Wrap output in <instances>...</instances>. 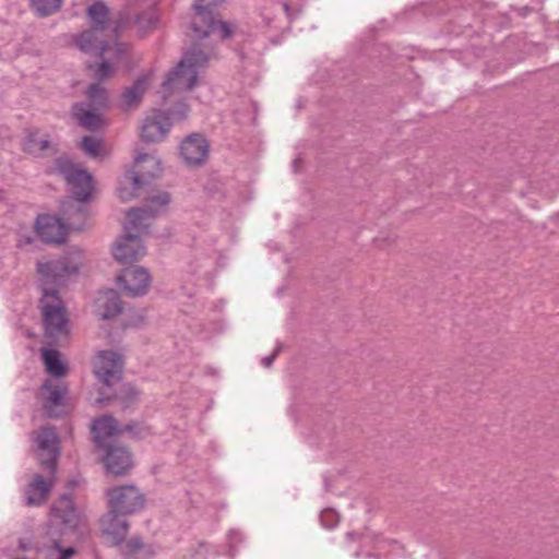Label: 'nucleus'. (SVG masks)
Here are the masks:
<instances>
[{
    "mask_svg": "<svg viewBox=\"0 0 559 559\" xmlns=\"http://www.w3.org/2000/svg\"><path fill=\"white\" fill-rule=\"evenodd\" d=\"M94 373L106 386H112L121 379L122 359L112 350H100L97 353L94 362Z\"/></svg>",
    "mask_w": 559,
    "mask_h": 559,
    "instance_id": "10",
    "label": "nucleus"
},
{
    "mask_svg": "<svg viewBox=\"0 0 559 559\" xmlns=\"http://www.w3.org/2000/svg\"><path fill=\"white\" fill-rule=\"evenodd\" d=\"M34 452L40 465L52 476L56 474L60 455L59 437L53 427H40L33 433Z\"/></svg>",
    "mask_w": 559,
    "mask_h": 559,
    "instance_id": "8",
    "label": "nucleus"
},
{
    "mask_svg": "<svg viewBox=\"0 0 559 559\" xmlns=\"http://www.w3.org/2000/svg\"><path fill=\"white\" fill-rule=\"evenodd\" d=\"M189 108L186 104H178L171 111V116L174 119L182 120L188 116Z\"/></svg>",
    "mask_w": 559,
    "mask_h": 559,
    "instance_id": "32",
    "label": "nucleus"
},
{
    "mask_svg": "<svg viewBox=\"0 0 559 559\" xmlns=\"http://www.w3.org/2000/svg\"><path fill=\"white\" fill-rule=\"evenodd\" d=\"M109 511L130 515L144 508V495L133 485H123L107 490Z\"/></svg>",
    "mask_w": 559,
    "mask_h": 559,
    "instance_id": "9",
    "label": "nucleus"
},
{
    "mask_svg": "<svg viewBox=\"0 0 559 559\" xmlns=\"http://www.w3.org/2000/svg\"><path fill=\"white\" fill-rule=\"evenodd\" d=\"M150 76L144 75L138 79L131 86L127 87L122 94V103L126 107L138 106L148 85Z\"/></svg>",
    "mask_w": 559,
    "mask_h": 559,
    "instance_id": "25",
    "label": "nucleus"
},
{
    "mask_svg": "<svg viewBox=\"0 0 559 559\" xmlns=\"http://www.w3.org/2000/svg\"><path fill=\"white\" fill-rule=\"evenodd\" d=\"M73 115L79 124L87 130H97L103 126L102 116L97 112L96 107H88L85 104H75L73 106Z\"/></svg>",
    "mask_w": 559,
    "mask_h": 559,
    "instance_id": "23",
    "label": "nucleus"
},
{
    "mask_svg": "<svg viewBox=\"0 0 559 559\" xmlns=\"http://www.w3.org/2000/svg\"><path fill=\"white\" fill-rule=\"evenodd\" d=\"M88 107H102L106 104L107 96L99 83L92 84L87 90Z\"/></svg>",
    "mask_w": 559,
    "mask_h": 559,
    "instance_id": "29",
    "label": "nucleus"
},
{
    "mask_svg": "<svg viewBox=\"0 0 559 559\" xmlns=\"http://www.w3.org/2000/svg\"><path fill=\"white\" fill-rule=\"evenodd\" d=\"M82 265V252L75 249L62 259L39 262L38 273L41 275L43 288L55 290L52 286L61 285L67 278L78 273Z\"/></svg>",
    "mask_w": 559,
    "mask_h": 559,
    "instance_id": "7",
    "label": "nucleus"
},
{
    "mask_svg": "<svg viewBox=\"0 0 559 559\" xmlns=\"http://www.w3.org/2000/svg\"><path fill=\"white\" fill-rule=\"evenodd\" d=\"M140 169H142V171H148V170H151L150 164H148V163H146V162H143V163H142V166L140 167Z\"/></svg>",
    "mask_w": 559,
    "mask_h": 559,
    "instance_id": "36",
    "label": "nucleus"
},
{
    "mask_svg": "<svg viewBox=\"0 0 559 559\" xmlns=\"http://www.w3.org/2000/svg\"><path fill=\"white\" fill-rule=\"evenodd\" d=\"M49 146L47 136H41L37 130H29L23 141V150L32 155H39Z\"/></svg>",
    "mask_w": 559,
    "mask_h": 559,
    "instance_id": "26",
    "label": "nucleus"
},
{
    "mask_svg": "<svg viewBox=\"0 0 559 559\" xmlns=\"http://www.w3.org/2000/svg\"><path fill=\"white\" fill-rule=\"evenodd\" d=\"M92 432L96 445L105 449L111 445V440L120 435L121 429L114 417L105 415L94 420Z\"/></svg>",
    "mask_w": 559,
    "mask_h": 559,
    "instance_id": "19",
    "label": "nucleus"
},
{
    "mask_svg": "<svg viewBox=\"0 0 559 559\" xmlns=\"http://www.w3.org/2000/svg\"><path fill=\"white\" fill-rule=\"evenodd\" d=\"M44 409L49 417H59L66 411L64 399L67 388L60 382L46 380L43 388Z\"/></svg>",
    "mask_w": 559,
    "mask_h": 559,
    "instance_id": "14",
    "label": "nucleus"
},
{
    "mask_svg": "<svg viewBox=\"0 0 559 559\" xmlns=\"http://www.w3.org/2000/svg\"><path fill=\"white\" fill-rule=\"evenodd\" d=\"M32 8L40 17L55 14L61 9L62 0H31Z\"/></svg>",
    "mask_w": 559,
    "mask_h": 559,
    "instance_id": "28",
    "label": "nucleus"
},
{
    "mask_svg": "<svg viewBox=\"0 0 559 559\" xmlns=\"http://www.w3.org/2000/svg\"><path fill=\"white\" fill-rule=\"evenodd\" d=\"M124 19V28L136 27L140 36H143L148 29L154 27L157 23V17L153 11H145L141 14L133 16L129 14L121 15Z\"/></svg>",
    "mask_w": 559,
    "mask_h": 559,
    "instance_id": "24",
    "label": "nucleus"
},
{
    "mask_svg": "<svg viewBox=\"0 0 559 559\" xmlns=\"http://www.w3.org/2000/svg\"><path fill=\"white\" fill-rule=\"evenodd\" d=\"M170 127V117L160 109H154L143 120L140 136L145 142H159L165 139Z\"/></svg>",
    "mask_w": 559,
    "mask_h": 559,
    "instance_id": "12",
    "label": "nucleus"
},
{
    "mask_svg": "<svg viewBox=\"0 0 559 559\" xmlns=\"http://www.w3.org/2000/svg\"><path fill=\"white\" fill-rule=\"evenodd\" d=\"M118 285L129 297H141L147 294L151 276L144 267L133 266L124 269L117 277Z\"/></svg>",
    "mask_w": 559,
    "mask_h": 559,
    "instance_id": "11",
    "label": "nucleus"
},
{
    "mask_svg": "<svg viewBox=\"0 0 559 559\" xmlns=\"http://www.w3.org/2000/svg\"><path fill=\"white\" fill-rule=\"evenodd\" d=\"M207 60V55L198 47L187 51L163 83L160 91L163 98H166L168 94L174 92L192 90L197 84L200 70L206 66Z\"/></svg>",
    "mask_w": 559,
    "mask_h": 559,
    "instance_id": "4",
    "label": "nucleus"
},
{
    "mask_svg": "<svg viewBox=\"0 0 559 559\" xmlns=\"http://www.w3.org/2000/svg\"><path fill=\"white\" fill-rule=\"evenodd\" d=\"M81 147L92 157H97L102 154V141L94 136H84L81 142Z\"/></svg>",
    "mask_w": 559,
    "mask_h": 559,
    "instance_id": "30",
    "label": "nucleus"
},
{
    "mask_svg": "<svg viewBox=\"0 0 559 559\" xmlns=\"http://www.w3.org/2000/svg\"><path fill=\"white\" fill-rule=\"evenodd\" d=\"M320 521L326 528H332L338 523V514L331 509L324 510L320 514Z\"/></svg>",
    "mask_w": 559,
    "mask_h": 559,
    "instance_id": "31",
    "label": "nucleus"
},
{
    "mask_svg": "<svg viewBox=\"0 0 559 559\" xmlns=\"http://www.w3.org/2000/svg\"><path fill=\"white\" fill-rule=\"evenodd\" d=\"M94 306L96 316L103 320L115 318L122 311V302L115 289L99 292Z\"/></svg>",
    "mask_w": 559,
    "mask_h": 559,
    "instance_id": "21",
    "label": "nucleus"
},
{
    "mask_svg": "<svg viewBox=\"0 0 559 559\" xmlns=\"http://www.w3.org/2000/svg\"><path fill=\"white\" fill-rule=\"evenodd\" d=\"M45 335L51 341L67 337L70 332L69 318L62 299L57 290L43 288L39 301Z\"/></svg>",
    "mask_w": 559,
    "mask_h": 559,
    "instance_id": "5",
    "label": "nucleus"
},
{
    "mask_svg": "<svg viewBox=\"0 0 559 559\" xmlns=\"http://www.w3.org/2000/svg\"><path fill=\"white\" fill-rule=\"evenodd\" d=\"M355 536H356V534L353 533V532L347 534V538L350 539V540L354 539Z\"/></svg>",
    "mask_w": 559,
    "mask_h": 559,
    "instance_id": "37",
    "label": "nucleus"
},
{
    "mask_svg": "<svg viewBox=\"0 0 559 559\" xmlns=\"http://www.w3.org/2000/svg\"><path fill=\"white\" fill-rule=\"evenodd\" d=\"M41 356L48 373L53 377H63L66 374V366L60 360V355L57 350L43 349Z\"/></svg>",
    "mask_w": 559,
    "mask_h": 559,
    "instance_id": "27",
    "label": "nucleus"
},
{
    "mask_svg": "<svg viewBox=\"0 0 559 559\" xmlns=\"http://www.w3.org/2000/svg\"><path fill=\"white\" fill-rule=\"evenodd\" d=\"M124 514L108 511L100 519L102 532L114 544L124 539L129 531V522L123 518Z\"/></svg>",
    "mask_w": 559,
    "mask_h": 559,
    "instance_id": "18",
    "label": "nucleus"
},
{
    "mask_svg": "<svg viewBox=\"0 0 559 559\" xmlns=\"http://www.w3.org/2000/svg\"><path fill=\"white\" fill-rule=\"evenodd\" d=\"M55 475L50 474L48 479L41 475H35L33 480L25 489L26 503L28 506H39L44 503L53 486Z\"/></svg>",
    "mask_w": 559,
    "mask_h": 559,
    "instance_id": "22",
    "label": "nucleus"
},
{
    "mask_svg": "<svg viewBox=\"0 0 559 559\" xmlns=\"http://www.w3.org/2000/svg\"><path fill=\"white\" fill-rule=\"evenodd\" d=\"M106 456L104 463L107 471L116 476L127 474L132 467V459L129 451L123 447L110 445L105 448Z\"/></svg>",
    "mask_w": 559,
    "mask_h": 559,
    "instance_id": "20",
    "label": "nucleus"
},
{
    "mask_svg": "<svg viewBox=\"0 0 559 559\" xmlns=\"http://www.w3.org/2000/svg\"><path fill=\"white\" fill-rule=\"evenodd\" d=\"M282 349V346L281 345H277L274 353L270 356H266L262 359V365L266 368H270L274 361V359L276 358V356L278 355V353L281 352Z\"/></svg>",
    "mask_w": 559,
    "mask_h": 559,
    "instance_id": "33",
    "label": "nucleus"
},
{
    "mask_svg": "<svg viewBox=\"0 0 559 559\" xmlns=\"http://www.w3.org/2000/svg\"><path fill=\"white\" fill-rule=\"evenodd\" d=\"M62 174L74 198L80 202L86 201L93 189L92 176L85 169L73 165L64 168Z\"/></svg>",
    "mask_w": 559,
    "mask_h": 559,
    "instance_id": "15",
    "label": "nucleus"
},
{
    "mask_svg": "<svg viewBox=\"0 0 559 559\" xmlns=\"http://www.w3.org/2000/svg\"><path fill=\"white\" fill-rule=\"evenodd\" d=\"M122 392L126 393V395L129 397V399H133L135 397L136 395V392L134 390L133 386H131L130 384H126L122 386Z\"/></svg>",
    "mask_w": 559,
    "mask_h": 559,
    "instance_id": "35",
    "label": "nucleus"
},
{
    "mask_svg": "<svg viewBox=\"0 0 559 559\" xmlns=\"http://www.w3.org/2000/svg\"><path fill=\"white\" fill-rule=\"evenodd\" d=\"M180 154L187 164H202L209 155V143L201 134H191L181 143Z\"/></svg>",
    "mask_w": 559,
    "mask_h": 559,
    "instance_id": "17",
    "label": "nucleus"
},
{
    "mask_svg": "<svg viewBox=\"0 0 559 559\" xmlns=\"http://www.w3.org/2000/svg\"><path fill=\"white\" fill-rule=\"evenodd\" d=\"M167 192H158L146 200L143 207L131 209L127 214L126 235L119 238L112 249L114 257L120 263H131L145 255V247L140 235L146 230L150 221L163 212L169 203Z\"/></svg>",
    "mask_w": 559,
    "mask_h": 559,
    "instance_id": "2",
    "label": "nucleus"
},
{
    "mask_svg": "<svg viewBox=\"0 0 559 559\" xmlns=\"http://www.w3.org/2000/svg\"><path fill=\"white\" fill-rule=\"evenodd\" d=\"M91 27L82 32L75 39L76 46L86 53L98 55L103 61L95 67L94 76L103 81L112 75L114 62H118L127 51V46L115 41L124 27V19L120 16L114 28L109 27L108 8L95 2L87 9Z\"/></svg>",
    "mask_w": 559,
    "mask_h": 559,
    "instance_id": "1",
    "label": "nucleus"
},
{
    "mask_svg": "<svg viewBox=\"0 0 559 559\" xmlns=\"http://www.w3.org/2000/svg\"><path fill=\"white\" fill-rule=\"evenodd\" d=\"M160 173L159 160L150 154H139L131 169L120 178L117 193L121 201L129 202L141 197L150 180Z\"/></svg>",
    "mask_w": 559,
    "mask_h": 559,
    "instance_id": "3",
    "label": "nucleus"
},
{
    "mask_svg": "<svg viewBox=\"0 0 559 559\" xmlns=\"http://www.w3.org/2000/svg\"><path fill=\"white\" fill-rule=\"evenodd\" d=\"M221 0H195L193 4L194 17L191 23L194 35L204 38L210 35H216L221 39L228 38L233 28L228 23L216 21L212 14V7H215Z\"/></svg>",
    "mask_w": 559,
    "mask_h": 559,
    "instance_id": "6",
    "label": "nucleus"
},
{
    "mask_svg": "<svg viewBox=\"0 0 559 559\" xmlns=\"http://www.w3.org/2000/svg\"><path fill=\"white\" fill-rule=\"evenodd\" d=\"M51 514L55 521L64 525V532L74 531L81 521L80 512L75 509L71 497L68 495H62L52 504Z\"/></svg>",
    "mask_w": 559,
    "mask_h": 559,
    "instance_id": "16",
    "label": "nucleus"
},
{
    "mask_svg": "<svg viewBox=\"0 0 559 559\" xmlns=\"http://www.w3.org/2000/svg\"><path fill=\"white\" fill-rule=\"evenodd\" d=\"M68 228L80 229L73 223H69V226H67L59 217L52 215H39L36 219L37 234L45 242H63Z\"/></svg>",
    "mask_w": 559,
    "mask_h": 559,
    "instance_id": "13",
    "label": "nucleus"
},
{
    "mask_svg": "<svg viewBox=\"0 0 559 559\" xmlns=\"http://www.w3.org/2000/svg\"><path fill=\"white\" fill-rule=\"evenodd\" d=\"M32 242H33L32 236H20V238L17 239V246L21 248L28 246Z\"/></svg>",
    "mask_w": 559,
    "mask_h": 559,
    "instance_id": "34",
    "label": "nucleus"
}]
</instances>
